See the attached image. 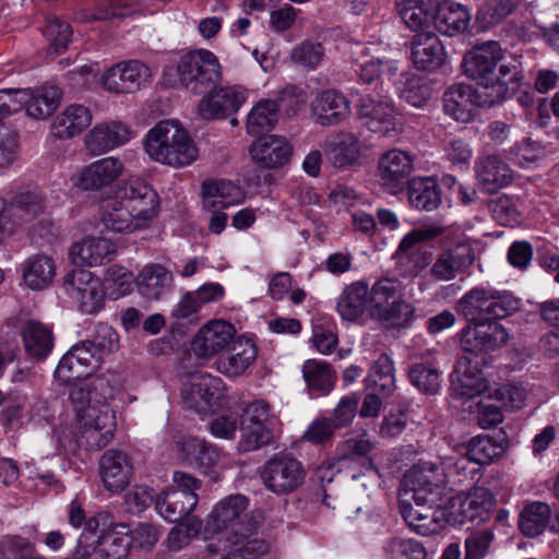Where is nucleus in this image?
<instances>
[{
	"mask_svg": "<svg viewBox=\"0 0 559 559\" xmlns=\"http://www.w3.org/2000/svg\"><path fill=\"white\" fill-rule=\"evenodd\" d=\"M313 121L322 127L336 126L350 114V102L341 92L329 88L317 94L310 105Z\"/></svg>",
	"mask_w": 559,
	"mask_h": 559,
	"instance_id": "nucleus-24",
	"label": "nucleus"
},
{
	"mask_svg": "<svg viewBox=\"0 0 559 559\" xmlns=\"http://www.w3.org/2000/svg\"><path fill=\"white\" fill-rule=\"evenodd\" d=\"M400 513L408 527L418 535L437 534L443 526L442 506H416L407 497L399 498Z\"/></svg>",
	"mask_w": 559,
	"mask_h": 559,
	"instance_id": "nucleus-25",
	"label": "nucleus"
},
{
	"mask_svg": "<svg viewBox=\"0 0 559 559\" xmlns=\"http://www.w3.org/2000/svg\"><path fill=\"white\" fill-rule=\"evenodd\" d=\"M520 307V300L510 292L493 287L476 286L465 293L457 302V311L468 322L497 321Z\"/></svg>",
	"mask_w": 559,
	"mask_h": 559,
	"instance_id": "nucleus-7",
	"label": "nucleus"
},
{
	"mask_svg": "<svg viewBox=\"0 0 559 559\" xmlns=\"http://www.w3.org/2000/svg\"><path fill=\"white\" fill-rule=\"evenodd\" d=\"M504 52L498 41H485L475 46L463 58L462 68L466 76L477 83V87L502 90V100L509 92V84L519 80L515 62H502Z\"/></svg>",
	"mask_w": 559,
	"mask_h": 559,
	"instance_id": "nucleus-3",
	"label": "nucleus"
},
{
	"mask_svg": "<svg viewBox=\"0 0 559 559\" xmlns=\"http://www.w3.org/2000/svg\"><path fill=\"white\" fill-rule=\"evenodd\" d=\"M92 110L81 104H71L55 116L50 133L58 140H71L82 134L92 123Z\"/></svg>",
	"mask_w": 559,
	"mask_h": 559,
	"instance_id": "nucleus-30",
	"label": "nucleus"
},
{
	"mask_svg": "<svg viewBox=\"0 0 559 559\" xmlns=\"http://www.w3.org/2000/svg\"><path fill=\"white\" fill-rule=\"evenodd\" d=\"M509 333L498 321H475L462 331V346L466 352L486 354L507 344Z\"/></svg>",
	"mask_w": 559,
	"mask_h": 559,
	"instance_id": "nucleus-14",
	"label": "nucleus"
},
{
	"mask_svg": "<svg viewBox=\"0 0 559 559\" xmlns=\"http://www.w3.org/2000/svg\"><path fill=\"white\" fill-rule=\"evenodd\" d=\"M550 516L551 509L547 503L540 501L531 502L520 513V530L528 537L538 536L550 526Z\"/></svg>",
	"mask_w": 559,
	"mask_h": 559,
	"instance_id": "nucleus-46",
	"label": "nucleus"
},
{
	"mask_svg": "<svg viewBox=\"0 0 559 559\" xmlns=\"http://www.w3.org/2000/svg\"><path fill=\"white\" fill-rule=\"evenodd\" d=\"M370 289L364 281L345 285L336 299V312L343 321L356 322L369 314Z\"/></svg>",
	"mask_w": 559,
	"mask_h": 559,
	"instance_id": "nucleus-34",
	"label": "nucleus"
},
{
	"mask_svg": "<svg viewBox=\"0 0 559 559\" xmlns=\"http://www.w3.org/2000/svg\"><path fill=\"white\" fill-rule=\"evenodd\" d=\"M409 379L414 386L426 394H435L440 388V373L430 364H416L409 370Z\"/></svg>",
	"mask_w": 559,
	"mask_h": 559,
	"instance_id": "nucleus-57",
	"label": "nucleus"
},
{
	"mask_svg": "<svg viewBox=\"0 0 559 559\" xmlns=\"http://www.w3.org/2000/svg\"><path fill=\"white\" fill-rule=\"evenodd\" d=\"M235 326L225 320H212L201 326L191 346L199 358H212L225 352L236 340Z\"/></svg>",
	"mask_w": 559,
	"mask_h": 559,
	"instance_id": "nucleus-19",
	"label": "nucleus"
},
{
	"mask_svg": "<svg viewBox=\"0 0 559 559\" xmlns=\"http://www.w3.org/2000/svg\"><path fill=\"white\" fill-rule=\"evenodd\" d=\"M370 289L369 317L392 328L406 326L414 318V306L404 299L396 278L382 277Z\"/></svg>",
	"mask_w": 559,
	"mask_h": 559,
	"instance_id": "nucleus-5",
	"label": "nucleus"
},
{
	"mask_svg": "<svg viewBox=\"0 0 559 559\" xmlns=\"http://www.w3.org/2000/svg\"><path fill=\"white\" fill-rule=\"evenodd\" d=\"M475 261L471 243L462 241L437 254L429 274L439 282H449L465 273Z\"/></svg>",
	"mask_w": 559,
	"mask_h": 559,
	"instance_id": "nucleus-21",
	"label": "nucleus"
},
{
	"mask_svg": "<svg viewBox=\"0 0 559 559\" xmlns=\"http://www.w3.org/2000/svg\"><path fill=\"white\" fill-rule=\"evenodd\" d=\"M21 335L27 354L37 359H45L53 348V335L49 326L28 319L21 326Z\"/></svg>",
	"mask_w": 559,
	"mask_h": 559,
	"instance_id": "nucleus-40",
	"label": "nucleus"
},
{
	"mask_svg": "<svg viewBox=\"0 0 559 559\" xmlns=\"http://www.w3.org/2000/svg\"><path fill=\"white\" fill-rule=\"evenodd\" d=\"M180 457L189 465L197 466L204 472L217 467L225 459V453L205 439L189 437L178 444Z\"/></svg>",
	"mask_w": 559,
	"mask_h": 559,
	"instance_id": "nucleus-33",
	"label": "nucleus"
},
{
	"mask_svg": "<svg viewBox=\"0 0 559 559\" xmlns=\"http://www.w3.org/2000/svg\"><path fill=\"white\" fill-rule=\"evenodd\" d=\"M493 537L495 535L492 531L487 528L469 534L465 539V559H483L486 556Z\"/></svg>",
	"mask_w": 559,
	"mask_h": 559,
	"instance_id": "nucleus-61",
	"label": "nucleus"
},
{
	"mask_svg": "<svg viewBox=\"0 0 559 559\" xmlns=\"http://www.w3.org/2000/svg\"><path fill=\"white\" fill-rule=\"evenodd\" d=\"M173 274L163 265L148 263L134 277L140 296L147 301H157L173 287Z\"/></svg>",
	"mask_w": 559,
	"mask_h": 559,
	"instance_id": "nucleus-36",
	"label": "nucleus"
},
{
	"mask_svg": "<svg viewBox=\"0 0 559 559\" xmlns=\"http://www.w3.org/2000/svg\"><path fill=\"white\" fill-rule=\"evenodd\" d=\"M117 254L116 243L105 236L86 235L69 248V258L81 269L109 263Z\"/></svg>",
	"mask_w": 559,
	"mask_h": 559,
	"instance_id": "nucleus-18",
	"label": "nucleus"
},
{
	"mask_svg": "<svg viewBox=\"0 0 559 559\" xmlns=\"http://www.w3.org/2000/svg\"><path fill=\"white\" fill-rule=\"evenodd\" d=\"M177 72L180 83L194 93L207 91L222 79L217 57L206 49L183 55L178 61Z\"/></svg>",
	"mask_w": 559,
	"mask_h": 559,
	"instance_id": "nucleus-9",
	"label": "nucleus"
},
{
	"mask_svg": "<svg viewBox=\"0 0 559 559\" xmlns=\"http://www.w3.org/2000/svg\"><path fill=\"white\" fill-rule=\"evenodd\" d=\"M476 176L479 185L493 193L508 186L512 180V171L497 156H487L476 164Z\"/></svg>",
	"mask_w": 559,
	"mask_h": 559,
	"instance_id": "nucleus-41",
	"label": "nucleus"
},
{
	"mask_svg": "<svg viewBox=\"0 0 559 559\" xmlns=\"http://www.w3.org/2000/svg\"><path fill=\"white\" fill-rule=\"evenodd\" d=\"M495 399L501 407L515 411L524 405L526 391L522 385L509 383L496 390Z\"/></svg>",
	"mask_w": 559,
	"mask_h": 559,
	"instance_id": "nucleus-62",
	"label": "nucleus"
},
{
	"mask_svg": "<svg viewBox=\"0 0 559 559\" xmlns=\"http://www.w3.org/2000/svg\"><path fill=\"white\" fill-rule=\"evenodd\" d=\"M502 102V90L490 88L489 92L469 84H455L443 95L444 112L452 119L468 123L474 120L477 108L490 107Z\"/></svg>",
	"mask_w": 559,
	"mask_h": 559,
	"instance_id": "nucleus-8",
	"label": "nucleus"
},
{
	"mask_svg": "<svg viewBox=\"0 0 559 559\" xmlns=\"http://www.w3.org/2000/svg\"><path fill=\"white\" fill-rule=\"evenodd\" d=\"M159 210L158 193L146 181L135 178L102 202L99 217L106 230L133 235L150 229Z\"/></svg>",
	"mask_w": 559,
	"mask_h": 559,
	"instance_id": "nucleus-2",
	"label": "nucleus"
},
{
	"mask_svg": "<svg viewBox=\"0 0 559 559\" xmlns=\"http://www.w3.org/2000/svg\"><path fill=\"white\" fill-rule=\"evenodd\" d=\"M304 379L309 389L326 393L334 384V373L330 366L320 360L308 359L302 366Z\"/></svg>",
	"mask_w": 559,
	"mask_h": 559,
	"instance_id": "nucleus-52",
	"label": "nucleus"
},
{
	"mask_svg": "<svg viewBox=\"0 0 559 559\" xmlns=\"http://www.w3.org/2000/svg\"><path fill=\"white\" fill-rule=\"evenodd\" d=\"M132 464L128 455L118 450H107L99 460V475L106 490L122 491L132 476Z\"/></svg>",
	"mask_w": 559,
	"mask_h": 559,
	"instance_id": "nucleus-29",
	"label": "nucleus"
},
{
	"mask_svg": "<svg viewBox=\"0 0 559 559\" xmlns=\"http://www.w3.org/2000/svg\"><path fill=\"white\" fill-rule=\"evenodd\" d=\"M274 424L241 421V437L238 442V450L250 452L258 450L273 440Z\"/></svg>",
	"mask_w": 559,
	"mask_h": 559,
	"instance_id": "nucleus-50",
	"label": "nucleus"
},
{
	"mask_svg": "<svg viewBox=\"0 0 559 559\" xmlns=\"http://www.w3.org/2000/svg\"><path fill=\"white\" fill-rule=\"evenodd\" d=\"M151 75L147 66L130 60L109 68L102 76V85L110 93H134L148 83Z\"/></svg>",
	"mask_w": 559,
	"mask_h": 559,
	"instance_id": "nucleus-17",
	"label": "nucleus"
},
{
	"mask_svg": "<svg viewBox=\"0 0 559 559\" xmlns=\"http://www.w3.org/2000/svg\"><path fill=\"white\" fill-rule=\"evenodd\" d=\"M198 501L197 495L166 489L156 498L155 508L162 518L175 523L188 518Z\"/></svg>",
	"mask_w": 559,
	"mask_h": 559,
	"instance_id": "nucleus-38",
	"label": "nucleus"
},
{
	"mask_svg": "<svg viewBox=\"0 0 559 559\" xmlns=\"http://www.w3.org/2000/svg\"><path fill=\"white\" fill-rule=\"evenodd\" d=\"M503 452V447L495 438L477 436L467 445V459L471 462L485 465L491 463Z\"/></svg>",
	"mask_w": 559,
	"mask_h": 559,
	"instance_id": "nucleus-53",
	"label": "nucleus"
},
{
	"mask_svg": "<svg viewBox=\"0 0 559 559\" xmlns=\"http://www.w3.org/2000/svg\"><path fill=\"white\" fill-rule=\"evenodd\" d=\"M19 94V109L25 106L28 117L36 120L48 118L61 102V92L58 87L49 85L36 90H14Z\"/></svg>",
	"mask_w": 559,
	"mask_h": 559,
	"instance_id": "nucleus-31",
	"label": "nucleus"
},
{
	"mask_svg": "<svg viewBox=\"0 0 559 559\" xmlns=\"http://www.w3.org/2000/svg\"><path fill=\"white\" fill-rule=\"evenodd\" d=\"M448 490L444 466L420 462L404 475L399 498L407 497L416 506H443Z\"/></svg>",
	"mask_w": 559,
	"mask_h": 559,
	"instance_id": "nucleus-6",
	"label": "nucleus"
},
{
	"mask_svg": "<svg viewBox=\"0 0 559 559\" xmlns=\"http://www.w3.org/2000/svg\"><path fill=\"white\" fill-rule=\"evenodd\" d=\"M44 34L50 41V47L56 55L66 50L72 37V29L68 22L61 21L57 16L46 17Z\"/></svg>",
	"mask_w": 559,
	"mask_h": 559,
	"instance_id": "nucleus-56",
	"label": "nucleus"
},
{
	"mask_svg": "<svg viewBox=\"0 0 559 559\" xmlns=\"http://www.w3.org/2000/svg\"><path fill=\"white\" fill-rule=\"evenodd\" d=\"M203 206L206 211L224 210L243 200V191L228 180H211L202 186Z\"/></svg>",
	"mask_w": 559,
	"mask_h": 559,
	"instance_id": "nucleus-39",
	"label": "nucleus"
},
{
	"mask_svg": "<svg viewBox=\"0 0 559 559\" xmlns=\"http://www.w3.org/2000/svg\"><path fill=\"white\" fill-rule=\"evenodd\" d=\"M490 211L495 221L503 226H514L520 221L518 200L502 194L490 202Z\"/></svg>",
	"mask_w": 559,
	"mask_h": 559,
	"instance_id": "nucleus-58",
	"label": "nucleus"
},
{
	"mask_svg": "<svg viewBox=\"0 0 559 559\" xmlns=\"http://www.w3.org/2000/svg\"><path fill=\"white\" fill-rule=\"evenodd\" d=\"M324 154L334 167L355 166L361 156L358 138L349 132H337L328 136L323 145Z\"/></svg>",
	"mask_w": 559,
	"mask_h": 559,
	"instance_id": "nucleus-35",
	"label": "nucleus"
},
{
	"mask_svg": "<svg viewBox=\"0 0 559 559\" xmlns=\"http://www.w3.org/2000/svg\"><path fill=\"white\" fill-rule=\"evenodd\" d=\"M182 399L188 408L205 416L225 404L224 382L210 373L193 374L189 385L182 391Z\"/></svg>",
	"mask_w": 559,
	"mask_h": 559,
	"instance_id": "nucleus-11",
	"label": "nucleus"
},
{
	"mask_svg": "<svg viewBox=\"0 0 559 559\" xmlns=\"http://www.w3.org/2000/svg\"><path fill=\"white\" fill-rule=\"evenodd\" d=\"M148 157L163 165L180 168L198 158V148L177 120H163L150 129L143 141Z\"/></svg>",
	"mask_w": 559,
	"mask_h": 559,
	"instance_id": "nucleus-4",
	"label": "nucleus"
},
{
	"mask_svg": "<svg viewBox=\"0 0 559 559\" xmlns=\"http://www.w3.org/2000/svg\"><path fill=\"white\" fill-rule=\"evenodd\" d=\"M306 477L301 463L292 456H275L261 469V479L267 490L285 495L302 485Z\"/></svg>",
	"mask_w": 559,
	"mask_h": 559,
	"instance_id": "nucleus-12",
	"label": "nucleus"
},
{
	"mask_svg": "<svg viewBox=\"0 0 559 559\" xmlns=\"http://www.w3.org/2000/svg\"><path fill=\"white\" fill-rule=\"evenodd\" d=\"M411 60L418 70L435 71L445 63L444 46L430 31L417 33L411 43Z\"/></svg>",
	"mask_w": 559,
	"mask_h": 559,
	"instance_id": "nucleus-27",
	"label": "nucleus"
},
{
	"mask_svg": "<svg viewBox=\"0 0 559 559\" xmlns=\"http://www.w3.org/2000/svg\"><path fill=\"white\" fill-rule=\"evenodd\" d=\"M357 111L362 127L380 136L392 138L403 130L400 115L388 96H362Z\"/></svg>",
	"mask_w": 559,
	"mask_h": 559,
	"instance_id": "nucleus-10",
	"label": "nucleus"
},
{
	"mask_svg": "<svg viewBox=\"0 0 559 559\" xmlns=\"http://www.w3.org/2000/svg\"><path fill=\"white\" fill-rule=\"evenodd\" d=\"M335 430V425L328 418H316L302 433V440L321 444L331 439Z\"/></svg>",
	"mask_w": 559,
	"mask_h": 559,
	"instance_id": "nucleus-64",
	"label": "nucleus"
},
{
	"mask_svg": "<svg viewBox=\"0 0 559 559\" xmlns=\"http://www.w3.org/2000/svg\"><path fill=\"white\" fill-rule=\"evenodd\" d=\"M83 524L84 528L78 539L76 548L80 549V551L94 555L96 552V544L98 543L99 535L106 533L114 526L111 525L109 515L106 513H97L86 519Z\"/></svg>",
	"mask_w": 559,
	"mask_h": 559,
	"instance_id": "nucleus-51",
	"label": "nucleus"
},
{
	"mask_svg": "<svg viewBox=\"0 0 559 559\" xmlns=\"http://www.w3.org/2000/svg\"><path fill=\"white\" fill-rule=\"evenodd\" d=\"M202 528V522L194 516L188 518L185 523L178 524L171 528L167 537V545L173 550H179Z\"/></svg>",
	"mask_w": 559,
	"mask_h": 559,
	"instance_id": "nucleus-59",
	"label": "nucleus"
},
{
	"mask_svg": "<svg viewBox=\"0 0 559 559\" xmlns=\"http://www.w3.org/2000/svg\"><path fill=\"white\" fill-rule=\"evenodd\" d=\"M124 173V164L115 156L103 157L78 169L72 181L83 190L97 191L114 183Z\"/></svg>",
	"mask_w": 559,
	"mask_h": 559,
	"instance_id": "nucleus-22",
	"label": "nucleus"
},
{
	"mask_svg": "<svg viewBox=\"0 0 559 559\" xmlns=\"http://www.w3.org/2000/svg\"><path fill=\"white\" fill-rule=\"evenodd\" d=\"M227 349L215 362L217 371L227 378L243 376L258 357V346L246 336H238Z\"/></svg>",
	"mask_w": 559,
	"mask_h": 559,
	"instance_id": "nucleus-26",
	"label": "nucleus"
},
{
	"mask_svg": "<svg viewBox=\"0 0 559 559\" xmlns=\"http://www.w3.org/2000/svg\"><path fill=\"white\" fill-rule=\"evenodd\" d=\"M407 192L409 203L418 210L432 211L441 202L439 187L429 177L412 179L408 183Z\"/></svg>",
	"mask_w": 559,
	"mask_h": 559,
	"instance_id": "nucleus-47",
	"label": "nucleus"
},
{
	"mask_svg": "<svg viewBox=\"0 0 559 559\" xmlns=\"http://www.w3.org/2000/svg\"><path fill=\"white\" fill-rule=\"evenodd\" d=\"M443 228L437 225H427L420 228H416L406 234L397 249L399 260L402 263L404 259H409L412 255L417 253L416 246L420 242L435 239L442 235Z\"/></svg>",
	"mask_w": 559,
	"mask_h": 559,
	"instance_id": "nucleus-54",
	"label": "nucleus"
},
{
	"mask_svg": "<svg viewBox=\"0 0 559 559\" xmlns=\"http://www.w3.org/2000/svg\"><path fill=\"white\" fill-rule=\"evenodd\" d=\"M452 508H457L463 520L483 521L495 506V496L483 486H474L466 491H460L450 499Z\"/></svg>",
	"mask_w": 559,
	"mask_h": 559,
	"instance_id": "nucleus-32",
	"label": "nucleus"
},
{
	"mask_svg": "<svg viewBox=\"0 0 559 559\" xmlns=\"http://www.w3.org/2000/svg\"><path fill=\"white\" fill-rule=\"evenodd\" d=\"M41 211L40 198L31 191L19 193L9 206L4 199L0 198V245L19 226L32 222Z\"/></svg>",
	"mask_w": 559,
	"mask_h": 559,
	"instance_id": "nucleus-13",
	"label": "nucleus"
},
{
	"mask_svg": "<svg viewBox=\"0 0 559 559\" xmlns=\"http://www.w3.org/2000/svg\"><path fill=\"white\" fill-rule=\"evenodd\" d=\"M453 391L465 397H473L487 389V381L481 371L471 364H460L451 377Z\"/></svg>",
	"mask_w": 559,
	"mask_h": 559,
	"instance_id": "nucleus-48",
	"label": "nucleus"
},
{
	"mask_svg": "<svg viewBox=\"0 0 559 559\" xmlns=\"http://www.w3.org/2000/svg\"><path fill=\"white\" fill-rule=\"evenodd\" d=\"M247 90L242 86H223L204 95L197 112L204 120H219L236 114L247 102Z\"/></svg>",
	"mask_w": 559,
	"mask_h": 559,
	"instance_id": "nucleus-15",
	"label": "nucleus"
},
{
	"mask_svg": "<svg viewBox=\"0 0 559 559\" xmlns=\"http://www.w3.org/2000/svg\"><path fill=\"white\" fill-rule=\"evenodd\" d=\"M386 559H426L424 546L413 538L393 537L383 546Z\"/></svg>",
	"mask_w": 559,
	"mask_h": 559,
	"instance_id": "nucleus-55",
	"label": "nucleus"
},
{
	"mask_svg": "<svg viewBox=\"0 0 559 559\" xmlns=\"http://www.w3.org/2000/svg\"><path fill=\"white\" fill-rule=\"evenodd\" d=\"M56 274L52 258L46 254H34L22 264L24 283L33 290L46 288Z\"/></svg>",
	"mask_w": 559,
	"mask_h": 559,
	"instance_id": "nucleus-42",
	"label": "nucleus"
},
{
	"mask_svg": "<svg viewBox=\"0 0 559 559\" xmlns=\"http://www.w3.org/2000/svg\"><path fill=\"white\" fill-rule=\"evenodd\" d=\"M414 170V156L406 151L392 148L379 158V176L392 192L400 190Z\"/></svg>",
	"mask_w": 559,
	"mask_h": 559,
	"instance_id": "nucleus-28",
	"label": "nucleus"
},
{
	"mask_svg": "<svg viewBox=\"0 0 559 559\" xmlns=\"http://www.w3.org/2000/svg\"><path fill=\"white\" fill-rule=\"evenodd\" d=\"M248 152L258 167L278 169L289 163L293 155V145L286 136L267 134L253 141Z\"/></svg>",
	"mask_w": 559,
	"mask_h": 559,
	"instance_id": "nucleus-23",
	"label": "nucleus"
},
{
	"mask_svg": "<svg viewBox=\"0 0 559 559\" xmlns=\"http://www.w3.org/2000/svg\"><path fill=\"white\" fill-rule=\"evenodd\" d=\"M280 105L276 99L258 100L247 115L246 130L249 135H259L273 129L278 122Z\"/></svg>",
	"mask_w": 559,
	"mask_h": 559,
	"instance_id": "nucleus-43",
	"label": "nucleus"
},
{
	"mask_svg": "<svg viewBox=\"0 0 559 559\" xmlns=\"http://www.w3.org/2000/svg\"><path fill=\"white\" fill-rule=\"evenodd\" d=\"M133 138L128 124L119 120L96 123L84 138V147L92 156H98L127 144Z\"/></svg>",
	"mask_w": 559,
	"mask_h": 559,
	"instance_id": "nucleus-20",
	"label": "nucleus"
},
{
	"mask_svg": "<svg viewBox=\"0 0 559 559\" xmlns=\"http://www.w3.org/2000/svg\"><path fill=\"white\" fill-rule=\"evenodd\" d=\"M471 23L469 10L452 0L441 1L433 15L435 27L442 34L454 36L464 33Z\"/></svg>",
	"mask_w": 559,
	"mask_h": 559,
	"instance_id": "nucleus-37",
	"label": "nucleus"
},
{
	"mask_svg": "<svg viewBox=\"0 0 559 559\" xmlns=\"http://www.w3.org/2000/svg\"><path fill=\"white\" fill-rule=\"evenodd\" d=\"M347 454L343 457L344 464L358 462L365 471H372V464L367 457L368 453L373 449V443L365 436L359 438H350L345 442Z\"/></svg>",
	"mask_w": 559,
	"mask_h": 559,
	"instance_id": "nucleus-60",
	"label": "nucleus"
},
{
	"mask_svg": "<svg viewBox=\"0 0 559 559\" xmlns=\"http://www.w3.org/2000/svg\"><path fill=\"white\" fill-rule=\"evenodd\" d=\"M74 418L70 424L55 430L59 448L67 454L80 450H100L114 437L116 414L108 402L98 397L95 391L74 388L71 391Z\"/></svg>",
	"mask_w": 559,
	"mask_h": 559,
	"instance_id": "nucleus-1",
	"label": "nucleus"
},
{
	"mask_svg": "<svg viewBox=\"0 0 559 559\" xmlns=\"http://www.w3.org/2000/svg\"><path fill=\"white\" fill-rule=\"evenodd\" d=\"M124 525L118 524L103 533L96 544V552L100 559H124L130 550L131 540Z\"/></svg>",
	"mask_w": 559,
	"mask_h": 559,
	"instance_id": "nucleus-45",
	"label": "nucleus"
},
{
	"mask_svg": "<svg viewBox=\"0 0 559 559\" xmlns=\"http://www.w3.org/2000/svg\"><path fill=\"white\" fill-rule=\"evenodd\" d=\"M132 273L121 265L109 266L102 282L104 296L111 300H118L132 292Z\"/></svg>",
	"mask_w": 559,
	"mask_h": 559,
	"instance_id": "nucleus-49",
	"label": "nucleus"
},
{
	"mask_svg": "<svg viewBox=\"0 0 559 559\" xmlns=\"http://www.w3.org/2000/svg\"><path fill=\"white\" fill-rule=\"evenodd\" d=\"M67 292L76 301L82 312L93 314L103 308L102 282L92 272L78 269L66 277Z\"/></svg>",
	"mask_w": 559,
	"mask_h": 559,
	"instance_id": "nucleus-16",
	"label": "nucleus"
},
{
	"mask_svg": "<svg viewBox=\"0 0 559 559\" xmlns=\"http://www.w3.org/2000/svg\"><path fill=\"white\" fill-rule=\"evenodd\" d=\"M395 371L392 359L382 354L372 364L365 379L367 390L378 392L383 397L390 396L396 389Z\"/></svg>",
	"mask_w": 559,
	"mask_h": 559,
	"instance_id": "nucleus-44",
	"label": "nucleus"
},
{
	"mask_svg": "<svg viewBox=\"0 0 559 559\" xmlns=\"http://www.w3.org/2000/svg\"><path fill=\"white\" fill-rule=\"evenodd\" d=\"M308 97L307 93L295 85H287L277 95L280 108L283 107L288 115H296L305 108Z\"/></svg>",
	"mask_w": 559,
	"mask_h": 559,
	"instance_id": "nucleus-63",
	"label": "nucleus"
}]
</instances>
